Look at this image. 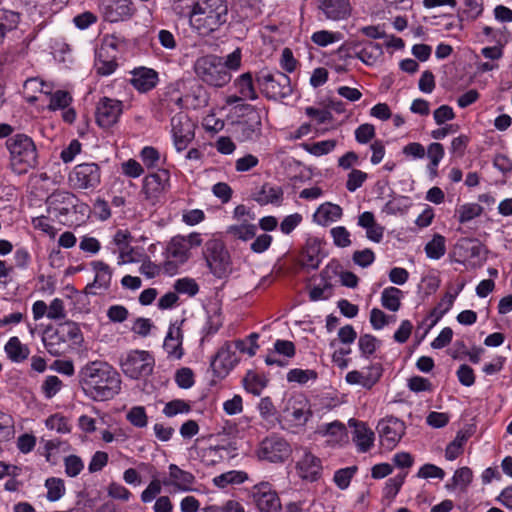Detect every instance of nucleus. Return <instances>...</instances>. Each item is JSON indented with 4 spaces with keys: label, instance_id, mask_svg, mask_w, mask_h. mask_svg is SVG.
Listing matches in <instances>:
<instances>
[{
    "label": "nucleus",
    "instance_id": "nucleus-1",
    "mask_svg": "<svg viewBox=\"0 0 512 512\" xmlns=\"http://www.w3.org/2000/svg\"><path fill=\"white\" fill-rule=\"evenodd\" d=\"M78 378L83 392L96 401L112 399L121 389L119 373L106 362H89L81 368Z\"/></svg>",
    "mask_w": 512,
    "mask_h": 512
},
{
    "label": "nucleus",
    "instance_id": "nucleus-2",
    "mask_svg": "<svg viewBox=\"0 0 512 512\" xmlns=\"http://www.w3.org/2000/svg\"><path fill=\"white\" fill-rule=\"evenodd\" d=\"M227 18V0H198L190 13L191 25L203 35L217 30Z\"/></svg>",
    "mask_w": 512,
    "mask_h": 512
},
{
    "label": "nucleus",
    "instance_id": "nucleus-3",
    "mask_svg": "<svg viewBox=\"0 0 512 512\" xmlns=\"http://www.w3.org/2000/svg\"><path fill=\"white\" fill-rule=\"evenodd\" d=\"M196 76L205 84L212 87H224L231 81V73L227 71L223 58L208 54L197 58L194 63Z\"/></svg>",
    "mask_w": 512,
    "mask_h": 512
},
{
    "label": "nucleus",
    "instance_id": "nucleus-4",
    "mask_svg": "<svg viewBox=\"0 0 512 512\" xmlns=\"http://www.w3.org/2000/svg\"><path fill=\"white\" fill-rule=\"evenodd\" d=\"M256 84L260 92L269 100H282L289 97L293 88L290 77L278 70L267 68L256 73Z\"/></svg>",
    "mask_w": 512,
    "mask_h": 512
},
{
    "label": "nucleus",
    "instance_id": "nucleus-5",
    "mask_svg": "<svg viewBox=\"0 0 512 512\" xmlns=\"http://www.w3.org/2000/svg\"><path fill=\"white\" fill-rule=\"evenodd\" d=\"M10 152L11 163L14 167L20 166V172L37 165V150L33 140L25 134H16L6 141Z\"/></svg>",
    "mask_w": 512,
    "mask_h": 512
},
{
    "label": "nucleus",
    "instance_id": "nucleus-6",
    "mask_svg": "<svg viewBox=\"0 0 512 512\" xmlns=\"http://www.w3.org/2000/svg\"><path fill=\"white\" fill-rule=\"evenodd\" d=\"M154 364V358L150 353L140 350L129 352L120 361L123 373L132 379L149 376L153 372Z\"/></svg>",
    "mask_w": 512,
    "mask_h": 512
},
{
    "label": "nucleus",
    "instance_id": "nucleus-7",
    "mask_svg": "<svg viewBox=\"0 0 512 512\" xmlns=\"http://www.w3.org/2000/svg\"><path fill=\"white\" fill-rule=\"evenodd\" d=\"M204 258L210 271L218 278H222L230 266V255L222 241L217 239L205 243Z\"/></svg>",
    "mask_w": 512,
    "mask_h": 512
},
{
    "label": "nucleus",
    "instance_id": "nucleus-8",
    "mask_svg": "<svg viewBox=\"0 0 512 512\" xmlns=\"http://www.w3.org/2000/svg\"><path fill=\"white\" fill-rule=\"evenodd\" d=\"M290 444L278 435H270L262 440L258 450V457L272 463H281L291 455Z\"/></svg>",
    "mask_w": 512,
    "mask_h": 512
},
{
    "label": "nucleus",
    "instance_id": "nucleus-9",
    "mask_svg": "<svg viewBox=\"0 0 512 512\" xmlns=\"http://www.w3.org/2000/svg\"><path fill=\"white\" fill-rule=\"evenodd\" d=\"M71 185L76 189H95L101 182V170L96 163H82L74 167L69 175Z\"/></svg>",
    "mask_w": 512,
    "mask_h": 512
},
{
    "label": "nucleus",
    "instance_id": "nucleus-10",
    "mask_svg": "<svg viewBox=\"0 0 512 512\" xmlns=\"http://www.w3.org/2000/svg\"><path fill=\"white\" fill-rule=\"evenodd\" d=\"M243 107L248 110L247 118L234 124V133L241 142L255 141L261 136V116L253 106L246 104Z\"/></svg>",
    "mask_w": 512,
    "mask_h": 512
},
{
    "label": "nucleus",
    "instance_id": "nucleus-11",
    "mask_svg": "<svg viewBox=\"0 0 512 512\" xmlns=\"http://www.w3.org/2000/svg\"><path fill=\"white\" fill-rule=\"evenodd\" d=\"M405 430V423L394 416L380 420L377 425L382 444L388 449H393L397 445L405 434Z\"/></svg>",
    "mask_w": 512,
    "mask_h": 512
},
{
    "label": "nucleus",
    "instance_id": "nucleus-12",
    "mask_svg": "<svg viewBox=\"0 0 512 512\" xmlns=\"http://www.w3.org/2000/svg\"><path fill=\"white\" fill-rule=\"evenodd\" d=\"M252 497L260 512H280L282 509L278 494L268 482L256 484L252 489Z\"/></svg>",
    "mask_w": 512,
    "mask_h": 512
},
{
    "label": "nucleus",
    "instance_id": "nucleus-13",
    "mask_svg": "<svg viewBox=\"0 0 512 512\" xmlns=\"http://www.w3.org/2000/svg\"><path fill=\"white\" fill-rule=\"evenodd\" d=\"M121 113V101L103 97L96 106V122L102 128H110L117 123Z\"/></svg>",
    "mask_w": 512,
    "mask_h": 512
},
{
    "label": "nucleus",
    "instance_id": "nucleus-14",
    "mask_svg": "<svg viewBox=\"0 0 512 512\" xmlns=\"http://www.w3.org/2000/svg\"><path fill=\"white\" fill-rule=\"evenodd\" d=\"M67 340L72 341L73 344H80L83 340L81 330L75 322L66 321L59 324L55 332L49 335L48 340H45V346L51 354H57L58 351H53L52 346L57 341L65 342Z\"/></svg>",
    "mask_w": 512,
    "mask_h": 512
},
{
    "label": "nucleus",
    "instance_id": "nucleus-15",
    "mask_svg": "<svg viewBox=\"0 0 512 512\" xmlns=\"http://www.w3.org/2000/svg\"><path fill=\"white\" fill-rule=\"evenodd\" d=\"M104 15L109 22H119L130 19L136 12L131 0H103Z\"/></svg>",
    "mask_w": 512,
    "mask_h": 512
},
{
    "label": "nucleus",
    "instance_id": "nucleus-16",
    "mask_svg": "<svg viewBox=\"0 0 512 512\" xmlns=\"http://www.w3.org/2000/svg\"><path fill=\"white\" fill-rule=\"evenodd\" d=\"M76 196L68 191H55L46 199L48 213L56 218L66 216L76 206Z\"/></svg>",
    "mask_w": 512,
    "mask_h": 512
},
{
    "label": "nucleus",
    "instance_id": "nucleus-17",
    "mask_svg": "<svg viewBox=\"0 0 512 512\" xmlns=\"http://www.w3.org/2000/svg\"><path fill=\"white\" fill-rule=\"evenodd\" d=\"M318 9L332 21L345 20L352 12L350 0H318Z\"/></svg>",
    "mask_w": 512,
    "mask_h": 512
},
{
    "label": "nucleus",
    "instance_id": "nucleus-18",
    "mask_svg": "<svg viewBox=\"0 0 512 512\" xmlns=\"http://www.w3.org/2000/svg\"><path fill=\"white\" fill-rule=\"evenodd\" d=\"M296 467L299 476L311 482L318 480L322 471L321 460L308 451L304 452Z\"/></svg>",
    "mask_w": 512,
    "mask_h": 512
},
{
    "label": "nucleus",
    "instance_id": "nucleus-19",
    "mask_svg": "<svg viewBox=\"0 0 512 512\" xmlns=\"http://www.w3.org/2000/svg\"><path fill=\"white\" fill-rule=\"evenodd\" d=\"M109 49H116V44L113 40H105L96 54L95 69L97 74L102 76L112 74L118 66L115 57H108Z\"/></svg>",
    "mask_w": 512,
    "mask_h": 512
},
{
    "label": "nucleus",
    "instance_id": "nucleus-20",
    "mask_svg": "<svg viewBox=\"0 0 512 512\" xmlns=\"http://www.w3.org/2000/svg\"><path fill=\"white\" fill-rule=\"evenodd\" d=\"M131 85L140 92L152 90L158 83V73L150 68L139 67L132 71Z\"/></svg>",
    "mask_w": 512,
    "mask_h": 512
},
{
    "label": "nucleus",
    "instance_id": "nucleus-21",
    "mask_svg": "<svg viewBox=\"0 0 512 512\" xmlns=\"http://www.w3.org/2000/svg\"><path fill=\"white\" fill-rule=\"evenodd\" d=\"M91 266L96 275L94 281L85 287V293L96 295L97 292L94 291V288H102L104 290L109 288L112 279V270L109 265L103 261H93L91 262Z\"/></svg>",
    "mask_w": 512,
    "mask_h": 512
},
{
    "label": "nucleus",
    "instance_id": "nucleus-22",
    "mask_svg": "<svg viewBox=\"0 0 512 512\" xmlns=\"http://www.w3.org/2000/svg\"><path fill=\"white\" fill-rule=\"evenodd\" d=\"M238 361L235 350L232 349V345L230 343H225L214 356L211 362V368L214 373L220 374L218 371L219 367L228 371L232 369Z\"/></svg>",
    "mask_w": 512,
    "mask_h": 512
},
{
    "label": "nucleus",
    "instance_id": "nucleus-23",
    "mask_svg": "<svg viewBox=\"0 0 512 512\" xmlns=\"http://www.w3.org/2000/svg\"><path fill=\"white\" fill-rule=\"evenodd\" d=\"M349 425L354 426L353 441L358 446L359 451L367 452L373 445L374 432L369 429L365 423L358 422L355 419L349 420Z\"/></svg>",
    "mask_w": 512,
    "mask_h": 512
},
{
    "label": "nucleus",
    "instance_id": "nucleus-24",
    "mask_svg": "<svg viewBox=\"0 0 512 512\" xmlns=\"http://www.w3.org/2000/svg\"><path fill=\"white\" fill-rule=\"evenodd\" d=\"M169 476L171 482L163 481V484H172L182 491H190L195 482V476L191 472L180 469L176 464H170Z\"/></svg>",
    "mask_w": 512,
    "mask_h": 512
},
{
    "label": "nucleus",
    "instance_id": "nucleus-25",
    "mask_svg": "<svg viewBox=\"0 0 512 512\" xmlns=\"http://www.w3.org/2000/svg\"><path fill=\"white\" fill-rule=\"evenodd\" d=\"M169 178V171L165 169L147 175L143 183L144 192L150 196L163 191L168 184Z\"/></svg>",
    "mask_w": 512,
    "mask_h": 512
},
{
    "label": "nucleus",
    "instance_id": "nucleus-26",
    "mask_svg": "<svg viewBox=\"0 0 512 512\" xmlns=\"http://www.w3.org/2000/svg\"><path fill=\"white\" fill-rule=\"evenodd\" d=\"M321 250V241L316 237H309L302 252V264L311 269L319 267V253Z\"/></svg>",
    "mask_w": 512,
    "mask_h": 512
},
{
    "label": "nucleus",
    "instance_id": "nucleus-27",
    "mask_svg": "<svg viewBox=\"0 0 512 512\" xmlns=\"http://www.w3.org/2000/svg\"><path fill=\"white\" fill-rule=\"evenodd\" d=\"M455 249L460 257L464 259L478 258L483 250V245L477 239L461 238L455 245Z\"/></svg>",
    "mask_w": 512,
    "mask_h": 512
},
{
    "label": "nucleus",
    "instance_id": "nucleus-28",
    "mask_svg": "<svg viewBox=\"0 0 512 512\" xmlns=\"http://www.w3.org/2000/svg\"><path fill=\"white\" fill-rule=\"evenodd\" d=\"M163 347L169 356L176 359H180L182 357V333L179 328L174 329L172 326L169 328Z\"/></svg>",
    "mask_w": 512,
    "mask_h": 512
},
{
    "label": "nucleus",
    "instance_id": "nucleus-29",
    "mask_svg": "<svg viewBox=\"0 0 512 512\" xmlns=\"http://www.w3.org/2000/svg\"><path fill=\"white\" fill-rule=\"evenodd\" d=\"M283 199V190L278 186H271L265 183L260 191L255 195L254 200L260 205L279 204Z\"/></svg>",
    "mask_w": 512,
    "mask_h": 512
},
{
    "label": "nucleus",
    "instance_id": "nucleus-30",
    "mask_svg": "<svg viewBox=\"0 0 512 512\" xmlns=\"http://www.w3.org/2000/svg\"><path fill=\"white\" fill-rule=\"evenodd\" d=\"M169 256L175 258L179 263H185L189 258V245L184 236H175L168 244Z\"/></svg>",
    "mask_w": 512,
    "mask_h": 512
},
{
    "label": "nucleus",
    "instance_id": "nucleus-31",
    "mask_svg": "<svg viewBox=\"0 0 512 512\" xmlns=\"http://www.w3.org/2000/svg\"><path fill=\"white\" fill-rule=\"evenodd\" d=\"M5 352L13 362H23L29 356V348L23 345L18 337H11L5 345Z\"/></svg>",
    "mask_w": 512,
    "mask_h": 512
},
{
    "label": "nucleus",
    "instance_id": "nucleus-32",
    "mask_svg": "<svg viewBox=\"0 0 512 512\" xmlns=\"http://www.w3.org/2000/svg\"><path fill=\"white\" fill-rule=\"evenodd\" d=\"M238 92L245 99L256 100L258 94L254 87L253 76L251 72L241 74L234 82Z\"/></svg>",
    "mask_w": 512,
    "mask_h": 512
},
{
    "label": "nucleus",
    "instance_id": "nucleus-33",
    "mask_svg": "<svg viewBox=\"0 0 512 512\" xmlns=\"http://www.w3.org/2000/svg\"><path fill=\"white\" fill-rule=\"evenodd\" d=\"M20 21V15L10 10H0V41L3 40L7 32L17 28Z\"/></svg>",
    "mask_w": 512,
    "mask_h": 512
},
{
    "label": "nucleus",
    "instance_id": "nucleus-34",
    "mask_svg": "<svg viewBox=\"0 0 512 512\" xmlns=\"http://www.w3.org/2000/svg\"><path fill=\"white\" fill-rule=\"evenodd\" d=\"M267 379L249 370L243 378L244 388L255 396H259L267 385Z\"/></svg>",
    "mask_w": 512,
    "mask_h": 512
},
{
    "label": "nucleus",
    "instance_id": "nucleus-35",
    "mask_svg": "<svg viewBox=\"0 0 512 512\" xmlns=\"http://www.w3.org/2000/svg\"><path fill=\"white\" fill-rule=\"evenodd\" d=\"M402 291L396 287L385 288L381 295L382 306L390 311L396 312L400 308V297Z\"/></svg>",
    "mask_w": 512,
    "mask_h": 512
},
{
    "label": "nucleus",
    "instance_id": "nucleus-36",
    "mask_svg": "<svg viewBox=\"0 0 512 512\" xmlns=\"http://www.w3.org/2000/svg\"><path fill=\"white\" fill-rule=\"evenodd\" d=\"M316 216L321 225H326L329 221H336L342 216V208L336 204L326 203L320 206Z\"/></svg>",
    "mask_w": 512,
    "mask_h": 512
},
{
    "label": "nucleus",
    "instance_id": "nucleus-37",
    "mask_svg": "<svg viewBox=\"0 0 512 512\" xmlns=\"http://www.w3.org/2000/svg\"><path fill=\"white\" fill-rule=\"evenodd\" d=\"M445 237L435 234L431 241L425 245V252L430 259H440L446 252Z\"/></svg>",
    "mask_w": 512,
    "mask_h": 512
},
{
    "label": "nucleus",
    "instance_id": "nucleus-38",
    "mask_svg": "<svg viewBox=\"0 0 512 512\" xmlns=\"http://www.w3.org/2000/svg\"><path fill=\"white\" fill-rule=\"evenodd\" d=\"M257 227L254 224L243 223L240 225H232L228 228L227 233L233 237L248 241L256 236Z\"/></svg>",
    "mask_w": 512,
    "mask_h": 512
},
{
    "label": "nucleus",
    "instance_id": "nucleus-39",
    "mask_svg": "<svg viewBox=\"0 0 512 512\" xmlns=\"http://www.w3.org/2000/svg\"><path fill=\"white\" fill-rule=\"evenodd\" d=\"M72 102V96L69 92L64 90H57L50 95V103L48 109L56 111L58 109H66Z\"/></svg>",
    "mask_w": 512,
    "mask_h": 512
},
{
    "label": "nucleus",
    "instance_id": "nucleus-40",
    "mask_svg": "<svg viewBox=\"0 0 512 512\" xmlns=\"http://www.w3.org/2000/svg\"><path fill=\"white\" fill-rule=\"evenodd\" d=\"M45 486L47 488V498L49 501L59 500L65 492L64 481L60 478H48L45 481Z\"/></svg>",
    "mask_w": 512,
    "mask_h": 512
},
{
    "label": "nucleus",
    "instance_id": "nucleus-41",
    "mask_svg": "<svg viewBox=\"0 0 512 512\" xmlns=\"http://www.w3.org/2000/svg\"><path fill=\"white\" fill-rule=\"evenodd\" d=\"M468 435L458 432L456 438L446 447L445 457L447 460L456 459L462 452V447L467 441Z\"/></svg>",
    "mask_w": 512,
    "mask_h": 512
},
{
    "label": "nucleus",
    "instance_id": "nucleus-42",
    "mask_svg": "<svg viewBox=\"0 0 512 512\" xmlns=\"http://www.w3.org/2000/svg\"><path fill=\"white\" fill-rule=\"evenodd\" d=\"M357 472L356 466H351L343 469H339L334 474V482L341 490L348 488L351 479Z\"/></svg>",
    "mask_w": 512,
    "mask_h": 512
},
{
    "label": "nucleus",
    "instance_id": "nucleus-43",
    "mask_svg": "<svg viewBox=\"0 0 512 512\" xmlns=\"http://www.w3.org/2000/svg\"><path fill=\"white\" fill-rule=\"evenodd\" d=\"M336 146L335 140H324L313 144H304L307 152L315 156H322L332 151Z\"/></svg>",
    "mask_w": 512,
    "mask_h": 512
},
{
    "label": "nucleus",
    "instance_id": "nucleus-44",
    "mask_svg": "<svg viewBox=\"0 0 512 512\" xmlns=\"http://www.w3.org/2000/svg\"><path fill=\"white\" fill-rule=\"evenodd\" d=\"M317 372L314 370H302L292 369L287 374V380L289 382H297L299 384H305L309 380H315L317 378Z\"/></svg>",
    "mask_w": 512,
    "mask_h": 512
},
{
    "label": "nucleus",
    "instance_id": "nucleus-45",
    "mask_svg": "<svg viewBox=\"0 0 512 512\" xmlns=\"http://www.w3.org/2000/svg\"><path fill=\"white\" fill-rule=\"evenodd\" d=\"M190 410L191 406L187 402L184 400L175 399L165 405L163 413L167 417H173L177 414L188 413Z\"/></svg>",
    "mask_w": 512,
    "mask_h": 512
},
{
    "label": "nucleus",
    "instance_id": "nucleus-46",
    "mask_svg": "<svg viewBox=\"0 0 512 512\" xmlns=\"http://www.w3.org/2000/svg\"><path fill=\"white\" fill-rule=\"evenodd\" d=\"M379 341L371 334H363L359 337L358 346L364 357L372 355L377 347Z\"/></svg>",
    "mask_w": 512,
    "mask_h": 512
},
{
    "label": "nucleus",
    "instance_id": "nucleus-47",
    "mask_svg": "<svg viewBox=\"0 0 512 512\" xmlns=\"http://www.w3.org/2000/svg\"><path fill=\"white\" fill-rule=\"evenodd\" d=\"M483 211V208L476 203L465 204L460 207L459 212V222L466 223L475 217L479 216Z\"/></svg>",
    "mask_w": 512,
    "mask_h": 512
},
{
    "label": "nucleus",
    "instance_id": "nucleus-48",
    "mask_svg": "<svg viewBox=\"0 0 512 512\" xmlns=\"http://www.w3.org/2000/svg\"><path fill=\"white\" fill-rule=\"evenodd\" d=\"M127 420L134 426L143 428L147 425L148 418L144 407L135 406L127 413Z\"/></svg>",
    "mask_w": 512,
    "mask_h": 512
},
{
    "label": "nucleus",
    "instance_id": "nucleus-49",
    "mask_svg": "<svg viewBox=\"0 0 512 512\" xmlns=\"http://www.w3.org/2000/svg\"><path fill=\"white\" fill-rule=\"evenodd\" d=\"M46 426L51 430H56L59 433H69L70 425L68 419L59 414H54L47 418Z\"/></svg>",
    "mask_w": 512,
    "mask_h": 512
},
{
    "label": "nucleus",
    "instance_id": "nucleus-50",
    "mask_svg": "<svg viewBox=\"0 0 512 512\" xmlns=\"http://www.w3.org/2000/svg\"><path fill=\"white\" fill-rule=\"evenodd\" d=\"M65 472L70 477H76L84 468L81 458L77 455H69L64 459Z\"/></svg>",
    "mask_w": 512,
    "mask_h": 512
},
{
    "label": "nucleus",
    "instance_id": "nucleus-51",
    "mask_svg": "<svg viewBox=\"0 0 512 512\" xmlns=\"http://www.w3.org/2000/svg\"><path fill=\"white\" fill-rule=\"evenodd\" d=\"M366 179L367 173L358 169H352L351 172L348 174V179L346 182L347 190L350 192L356 191L358 188L362 186Z\"/></svg>",
    "mask_w": 512,
    "mask_h": 512
},
{
    "label": "nucleus",
    "instance_id": "nucleus-52",
    "mask_svg": "<svg viewBox=\"0 0 512 512\" xmlns=\"http://www.w3.org/2000/svg\"><path fill=\"white\" fill-rule=\"evenodd\" d=\"M174 289L177 293H186L189 296H194L199 291L197 283L191 278L178 279L174 284Z\"/></svg>",
    "mask_w": 512,
    "mask_h": 512
},
{
    "label": "nucleus",
    "instance_id": "nucleus-53",
    "mask_svg": "<svg viewBox=\"0 0 512 512\" xmlns=\"http://www.w3.org/2000/svg\"><path fill=\"white\" fill-rule=\"evenodd\" d=\"M340 36V33H332L327 30H321L313 33L311 39L315 44L325 47L328 44L340 40Z\"/></svg>",
    "mask_w": 512,
    "mask_h": 512
},
{
    "label": "nucleus",
    "instance_id": "nucleus-54",
    "mask_svg": "<svg viewBox=\"0 0 512 512\" xmlns=\"http://www.w3.org/2000/svg\"><path fill=\"white\" fill-rule=\"evenodd\" d=\"M331 235L334 241V244L338 247H348L351 244L350 233L349 231L343 227L338 226L331 229Z\"/></svg>",
    "mask_w": 512,
    "mask_h": 512
},
{
    "label": "nucleus",
    "instance_id": "nucleus-55",
    "mask_svg": "<svg viewBox=\"0 0 512 512\" xmlns=\"http://www.w3.org/2000/svg\"><path fill=\"white\" fill-rule=\"evenodd\" d=\"M473 473L469 467H461L457 469L452 478V487L461 485L466 488L472 481Z\"/></svg>",
    "mask_w": 512,
    "mask_h": 512
},
{
    "label": "nucleus",
    "instance_id": "nucleus-56",
    "mask_svg": "<svg viewBox=\"0 0 512 512\" xmlns=\"http://www.w3.org/2000/svg\"><path fill=\"white\" fill-rule=\"evenodd\" d=\"M175 381L180 388L188 389L194 384V373L190 368H181L176 372Z\"/></svg>",
    "mask_w": 512,
    "mask_h": 512
},
{
    "label": "nucleus",
    "instance_id": "nucleus-57",
    "mask_svg": "<svg viewBox=\"0 0 512 512\" xmlns=\"http://www.w3.org/2000/svg\"><path fill=\"white\" fill-rule=\"evenodd\" d=\"M62 381L54 375L48 376L43 385L42 390L47 398L54 397L61 389Z\"/></svg>",
    "mask_w": 512,
    "mask_h": 512
},
{
    "label": "nucleus",
    "instance_id": "nucleus-58",
    "mask_svg": "<svg viewBox=\"0 0 512 512\" xmlns=\"http://www.w3.org/2000/svg\"><path fill=\"white\" fill-rule=\"evenodd\" d=\"M375 260L374 252L366 248L364 250H357L353 253V261L355 264L365 268L371 265Z\"/></svg>",
    "mask_w": 512,
    "mask_h": 512
},
{
    "label": "nucleus",
    "instance_id": "nucleus-59",
    "mask_svg": "<svg viewBox=\"0 0 512 512\" xmlns=\"http://www.w3.org/2000/svg\"><path fill=\"white\" fill-rule=\"evenodd\" d=\"M131 238V235L126 230H118L114 235V242L119 247L120 259L119 264L125 263L124 255L126 253V249H128V240Z\"/></svg>",
    "mask_w": 512,
    "mask_h": 512
},
{
    "label": "nucleus",
    "instance_id": "nucleus-60",
    "mask_svg": "<svg viewBox=\"0 0 512 512\" xmlns=\"http://www.w3.org/2000/svg\"><path fill=\"white\" fill-rule=\"evenodd\" d=\"M417 476L419 478H424V479H428V478L443 479L445 476V472L442 468H440L434 464H425L419 469Z\"/></svg>",
    "mask_w": 512,
    "mask_h": 512
},
{
    "label": "nucleus",
    "instance_id": "nucleus-61",
    "mask_svg": "<svg viewBox=\"0 0 512 512\" xmlns=\"http://www.w3.org/2000/svg\"><path fill=\"white\" fill-rule=\"evenodd\" d=\"M375 137V128L372 124H362L355 130V138L359 143H368Z\"/></svg>",
    "mask_w": 512,
    "mask_h": 512
},
{
    "label": "nucleus",
    "instance_id": "nucleus-62",
    "mask_svg": "<svg viewBox=\"0 0 512 512\" xmlns=\"http://www.w3.org/2000/svg\"><path fill=\"white\" fill-rule=\"evenodd\" d=\"M383 368L381 364H375L369 367L368 372L364 374V388L371 389L381 378Z\"/></svg>",
    "mask_w": 512,
    "mask_h": 512
},
{
    "label": "nucleus",
    "instance_id": "nucleus-63",
    "mask_svg": "<svg viewBox=\"0 0 512 512\" xmlns=\"http://www.w3.org/2000/svg\"><path fill=\"white\" fill-rule=\"evenodd\" d=\"M457 377L459 382L466 387H470L475 383L474 371L467 364H462L459 367L457 370Z\"/></svg>",
    "mask_w": 512,
    "mask_h": 512
},
{
    "label": "nucleus",
    "instance_id": "nucleus-64",
    "mask_svg": "<svg viewBox=\"0 0 512 512\" xmlns=\"http://www.w3.org/2000/svg\"><path fill=\"white\" fill-rule=\"evenodd\" d=\"M408 388L413 392L431 391V382L423 377L414 376L408 380Z\"/></svg>",
    "mask_w": 512,
    "mask_h": 512
}]
</instances>
